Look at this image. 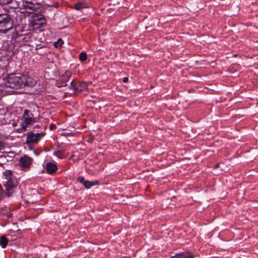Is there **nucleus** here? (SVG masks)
<instances>
[{
	"label": "nucleus",
	"instance_id": "obj_1",
	"mask_svg": "<svg viewBox=\"0 0 258 258\" xmlns=\"http://www.w3.org/2000/svg\"><path fill=\"white\" fill-rule=\"evenodd\" d=\"M31 80L30 77L23 74H13L8 77L5 86L7 88L17 89L30 86Z\"/></svg>",
	"mask_w": 258,
	"mask_h": 258
},
{
	"label": "nucleus",
	"instance_id": "obj_2",
	"mask_svg": "<svg viewBox=\"0 0 258 258\" xmlns=\"http://www.w3.org/2000/svg\"><path fill=\"white\" fill-rule=\"evenodd\" d=\"M4 185L8 191V196L15 191L18 188V181L17 179L13 176L11 171H7L4 174Z\"/></svg>",
	"mask_w": 258,
	"mask_h": 258
},
{
	"label": "nucleus",
	"instance_id": "obj_3",
	"mask_svg": "<svg viewBox=\"0 0 258 258\" xmlns=\"http://www.w3.org/2000/svg\"><path fill=\"white\" fill-rule=\"evenodd\" d=\"M13 27V21L7 14H0V31L6 32Z\"/></svg>",
	"mask_w": 258,
	"mask_h": 258
},
{
	"label": "nucleus",
	"instance_id": "obj_4",
	"mask_svg": "<svg viewBox=\"0 0 258 258\" xmlns=\"http://www.w3.org/2000/svg\"><path fill=\"white\" fill-rule=\"evenodd\" d=\"M44 135L45 133L43 132L39 133H34L33 132H28L27 133L26 143L29 147L36 145Z\"/></svg>",
	"mask_w": 258,
	"mask_h": 258
},
{
	"label": "nucleus",
	"instance_id": "obj_5",
	"mask_svg": "<svg viewBox=\"0 0 258 258\" xmlns=\"http://www.w3.org/2000/svg\"><path fill=\"white\" fill-rule=\"evenodd\" d=\"M22 127L26 128L28 125L33 124L37 121V118L34 116L33 114L29 110L25 109L22 116Z\"/></svg>",
	"mask_w": 258,
	"mask_h": 258
},
{
	"label": "nucleus",
	"instance_id": "obj_6",
	"mask_svg": "<svg viewBox=\"0 0 258 258\" xmlns=\"http://www.w3.org/2000/svg\"><path fill=\"white\" fill-rule=\"evenodd\" d=\"M32 163V158L27 155H24L20 159V165L25 170H28L29 169Z\"/></svg>",
	"mask_w": 258,
	"mask_h": 258
},
{
	"label": "nucleus",
	"instance_id": "obj_7",
	"mask_svg": "<svg viewBox=\"0 0 258 258\" xmlns=\"http://www.w3.org/2000/svg\"><path fill=\"white\" fill-rule=\"evenodd\" d=\"M22 5L24 8L27 10V12L30 14L32 13L37 8L36 5L32 1L29 0L23 1Z\"/></svg>",
	"mask_w": 258,
	"mask_h": 258
},
{
	"label": "nucleus",
	"instance_id": "obj_8",
	"mask_svg": "<svg viewBox=\"0 0 258 258\" xmlns=\"http://www.w3.org/2000/svg\"><path fill=\"white\" fill-rule=\"evenodd\" d=\"M46 23V21L42 22H31L30 25L34 30H40L41 27Z\"/></svg>",
	"mask_w": 258,
	"mask_h": 258
},
{
	"label": "nucleus",
	"instance_id": "obj_9",
	"mask_svg": "<svg viewBox=\"0 0 258 258\" xmlns=\"http://www.w3.org/2000/svg\"><path fill=\"white\" fill-rule=\"evenodd\" d=\"M57 168L56 165L52 163H47L46 165V169L49 174H52L55 172Z\"/></svg>",
	"mask_w": 258,
	"mask_h": 258
},
{
	"label": "nucleus",
	"instance_id": "obj_10",
	"mask_svg": "<svg viewBox=\"0 0 258 258\" xmlns=\"http://www.w3.org/2000/svg\"><path fill=\"white\" fill-rule=\"evenodd\" d=\"M74 81H72L71 82V85L73 86V87L76 89V90H78L80 92L83 91L85 90L88 87V84L86 82H81L79 84V86L78 87H76L74 85Z\"/></svg>",
	"mask_w": 258,
	"mask_h": 258
},
{
	"label": "nucleus",
	"instance_id": "obj_11",
	"mask_svg": "<svg viewBox=\"0 0 258 258\" xmlns=\"http://www.w3.org/2000/svg\"><path fill=\"white\" fill-rule=\"evenodd\" d=\"M45 21L44 16L40 14L33 13L32 15V20L31 22H42Z\"/></svg>",
	"mask_w": 258,
	"mask_h": 258
},
{
	"label": "nucleus",
	"instance_id": "obj_12",
	"mask_svg": "<svg viewBox=\"0 0 258 258\" xmlns=\"http://www.w3.org/2000/svg\"><path fill=\"white\" fill-rule=\"evenodd\" d=\"M178 258H194V255L189 252L178 253Z\"/></svg>",
	"mask_w": 258,
	"mask_h": 258
},
{
	"label": "nucleus",
	"instance_id": "obj_13",
	"mask_svg": "<svg viewBox=\"0 0 258 258\" xmlns=\"http://www.w3.org/2000/svg\"><path fill=\"white\" fill-rule=\"evenodd\" d=\"M71 76V74L69 72H66L64 75H62L60 78V80L63 82V83H65L67 81L69 80L70 77Z\"/></svg>",
	"mask_w": 258,
	"mask_h": 258
},
{
	"label": "nucleus",
	"instance_id": "obj_14",
	"mask_svg": "<svg viewBox=\"0 0 258 258\" xmlns=\"http://www.w3.org/2000/svg\"><path fill=\"white\" fill-rule=\"evenodd\" d=\"M87 7V5L84 2L78 3L75 5L74 8L77 10H81L83 8Z\"/></svg>",
	"mask_w": 258,
	"mask_h": 258
},
{
	"label": "nucleus",
	"instance_id": "obj_15",
	"mask_svg": "<svg viewBox=\"0 0 258 258\" xmlns=\"http://www.w3.org/2000/svg\"><path fill=\"white\" fill-rule=\"evenodd\" d=\"M8 240L5 236L0 238V245L2 248H5L8 244Z\"/></svg>",
	"mask_w": 258,
	"mask_h": 258
},
{
	"label": "nucleus",
	"instance_id": "obj_16",
	"mask_svg": "<svg viewBox=\"0 0 258 258\" xmlns=\"http://www.w3.org/2000/svg\"><path fill=\"white\" fill-rule=\"evenodd\" d=\"M79 58L80 60L82 61L86 60L87 58V55L86 53L84 52H82L81 53H80V54H79Z\"/></svg>",
	"mask_w": 258,
	"mask_h": 258
},
{
	"label": "nucleus",
	"instance_id": "obj_17",
	"mask_svg": "<svg viewBox=\"0 0 258 258\" xmlns=\"http://www.w3.org/2000/svg\"><path fill=\"white\" fill-rule=\"evenodd\" d=\"M95 184L93 181H90L89 180H86V181L84 183V185L87 188H89L93 185H95Z\"/></svg>",
	"mask_w": 258,
	"mask_h": 258
},
{
	"label": "nucleus",
	"instance_id": "obj_18",
	"mask_svg": "<svg viewBox=\"0 0 258 258\" xmlns=\"http://www.w3.org/2000/svg\"><path fill=\"white\" fill-rule=\"evenodd\" d=\"M62 43L63 42L62 40L60 38H59L56 42H54V46H55V47L57 48L60 46Z\"/></svg>",
	"mask_w": 258,
	"mask_h": 258
},
{
	"label": "nucleus",
	"instance_id": "obj_19",
	"mask_svg": "<svg viewBox=\"0 0 258 258\" xmlns=\"http://www.w3.org/2000/svg\"><path fill=\"white\" fill-rule=\"evenodd\" d=\"M77 180L80 183H82L83 185L84 183L86 181L85 178L82 176H79L77 178Z\"/></svg>",
	"mask_w": 258,
	"mask_h": 258
},
{
	"label": "nucleus",
	"instance_id": "obj_20",
	"mask_svg": "<svg viewBox=\"0 0 258 258\" xmlns=\"http://www.w3.org/2000/svg\"><path fill=\"white\" fill-rule=\"evenodd\" d=\"M128 78H127V77H125V78H124L123 79V82L124 83H126V82H128Z\"/></svg>",
	"mask_w": 258,
	"mask_h": 258
},
{
	"label": "nucleus",
	"instance_id": "obj_21",
	"mask_svg": "<svg viewBox=\"0 0 258 258\" xmlns=\"http://www.w3.org/2000/svg\"><path fill=\"white\" fill-rule=\"evenodd\" d=\"M3 192V190L1 185L0 184V197L2 195Z\"/></svg>",
	"mask_w": 258,
	"mask_h": 258
},
{
	"label": "nucleus",
	"instance_id": "obj_22",
	"mask_svg": "<svg viewBox=\"0 0 258 258\" xmlns=\"http://www.w3.org/2000/svg\"><path fill=\"white\" fill-rule=\"evenodd\" d=\"M219 164H216V165L214 166V168L216 169V168H218V167H219Z\"/></svg>",
	"mask_w": 258,
	"mask_h": 258
},
{
	"label": "nucleus",
	"instance_id": "obj_23",
	"mask_svg": "<svg viewBox=\"0 0 258 258\" xmlns=\"http://www.w3.org/2000/svg\"><path fill=\"white\" fill-rule=\"evenodd\" d=\"M94 183L95 184V185L98 184L99 183V181L98 180L93 181Z\"/></svg>",
	"mask_w": 258,
	"mask_h": 258
},
{
	"label": "nucleus",
	"instance_id": "obj_24",
	"mask_svg": "<svg viewBox=\"0 0 258 258\" xmlns=\"http://www.w3.org/2000/svg\"><path fill=\"white\" fill-rule=\"evenodd\" d=\"M53 126H54V125H52H52H50V129H52V128H53Z\"/></svg>",
	"mask_w": 258,
	"mask_h": 258
},
{
	"label": "nucleus",
	"instance_id": "obj_25",
	"mask_svg": "<svg viewBox=\"0 0 258 258\" xmlns=\"http://www.w3.org/2000/svg\"><path fill=\"white\" fill-rule=\"evenodd\" d=\"M89 142H92V139H89Z\"/></svg>",
	"mask_w": 258,
	"mask_h": 258
},
{
	"label": "nucleus",
	"instance_id": "obj_26",
	"mask_svg": "<svg viewBox=\"0 0 258 258\" xmlns=\"http://www.w3.org/2000/svg\"><path fill=\"white\" fill-rule=\"evenodd\" d=\"M38 127H39V126H38V125H36L35 126V127H37V128H38Z\"/></svg>",
	"mask_w": 258,
	"mask_h": 258
},
{
	"label": "nucleus",
	"instance_id": "obj_27",
	"mask_svg": "<svg viewBox=\"0 0 258 258\" xmlns=\"http://www.w3.org/2000/svg\"><path fill=\"white\" fill-rule=\"evenodd\" d=\"M62 86H67V84H64V85H62Z\"/></svg>",
	"mask_w": 258,
	"mask_h": 258
},
{
	"label": "nucleus",
	"instance_id": "obj_28",
	"mask_svg": "<svg viewBox=\"0 0 258 258\" xmlns=\"http://www.w3.org/2000/svg\"><path fill=\"white\" fill-rule=\"evenodd\" d=\"M177 255V254H176L174 256V257H176Z\"/></svg>",
	"mask_w": 258,
	"mask_h": 258
}]
</instances>
